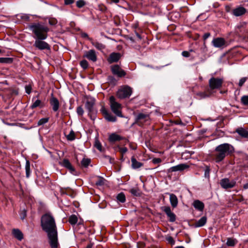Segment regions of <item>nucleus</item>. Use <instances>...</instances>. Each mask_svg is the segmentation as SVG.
<instances>
[{
  "mask_svg": "<svg viewBox=\"0 0 248 248\" xmlns=\"http://www.w3.org/2000/svg\"><path fill=\"white\" fill-rule=\"evenodd\" d=\"M93 246V244L90 243L87 246L86 248H92Z\"/></svg>",
  "mask_w": 248,
  "mask_h": 248,
  "instance_id": "nucleus-59",
  "label": "nucleus"
},
{
  "mask_svg": "<svg viewBox=\"0 0 248 248\" xmlns=\"http://www.w3.org/2000/svg\"><path fill=\"white\" fill-rule=\"evenodd\" d=\"M210 173V169L208 167H207L204 171V176L205 177L209 178Z\"/></svg>",
  "mask_w": 248,
  "mask_h": 248,
  "instance_id": "nucleus-48",
  "label": "nucleus"
},
{
  "mask_svg": "<svg viewBox=\"0 0 248 248\" xmlns=\"http://www.w3.org/2000/svg\"><path fill=\"white\" fill-rule=\"evenodd\" d=\"M234 151L233 147L229 143H223L217 146L216 149L215 159L216 162L223 160L226 156L232 154Z\"/></svg>",
  "mask_w": 248,
  "mask_h": 248,
  "instance_id": "nucleus-3",
  "label": "nucleus"
},
{
  "mask_svg": "<svg viewBox=\"0 0 248 248\" xmlns=\"http://www.w3.org/2000/svg\"><path fill=\"white\" fill-rule=\"evenodd\" d=\"M207 221V218L206 217L203 216L199 220L197 221L195 223V226L196 227H200L204 226Z\"/></svg>",
  "mask_w": 248,
  "mask_h": 248,
  "instance_id": "nucleus-25",
  "label": "nucleus"
},
{
  "mask_svg": "<svg viewBox=\"0 0 248 248\" xmlns=\"http://www.w3.org/2000/svg\"><path fill=\"white\" fill-rule=\"evenodd\" d=\"M50 104L52 107V109L54 111L58 110L60 103L59 100L53 96V93L51 94V97L50 99Z\"/></svg>",
  "mask_w": 248,
  "mask_h": 248,
  "instance_id": "nucleus-14",
  "label": "nucleus"
},
{
  "mask_svg": "<svg viewBox=\"0 0 248 248\" xmlns=\"http://www.w3.org/2000/svg\"><path fill=\"white\" fill-rule=\"evenodd\" d=\"M193 205L196 209L200 211H202L204 207L203 203L198 200L194 201Z\"/></svg>",
  "mask_w": 248,
  "mask_h": 248,
  "instance_id": "nucleus-21",
  "label": "nucleus"
},
{
  "mask_svg": "<svg viewBox=\"0 0 248 248\" xmlns=\"http://www.w3.org/2000/svg\"><path fill=\"white\" fill-rule=\"evenodd\" d=\"M25 170H26V176L27 178H29L31 174V169H30V163L28 160H26L25 164Z\"/></svg>",
  "mask_w": 248,
  "mask_h": 248,
  "instance_id": "nucleus-29",
  "label": "nucleus"
},
{
  "mask_svg": "<svg viewBox=\"0 0 248 248\" xmlns=\"http://www.w3.org/2000/svg\"><path fill=\"white\" fill-rule=\"evenodd\" d=\"M132 93V89L128 86L121 87L117 93V95L120 99L129 97Z\"/></svg>",
  "mask_w": 248,
  "mask_h": 248,
  "instance_id": "nucleus-5",
  "label": "nucleus"
},
{
  "mask_svg": "<svg viewBox=\"0 0 248 248\" xmlns=\"http://www.w3.org/2000/svg\"><path fill=\"white\" fill-rule=\"evenodd\" d=\"M80 66L84 69L88 67V63L86 60H83L80 62Z\"/></svg>",
  "mask_w": 248,
  "mask_h": 248,
  "instance_id": "nucleus-42",
  "label": "nucleus"
},
{
  "mask_svg": "<svg viewBox=\"0 0 248 248\" xmlns=\"http://www.w3.org/2000/svg\"><path fill=\"white\" fill-rule=\"evenodd\" d=\"M237 241L235 239L232 238H228L227 240L226 244L228 246L233 247L236 243Z\"/></svg>",
  "mask_w": 248,
  "mask_h": 248,
  "instance_id": "nucleus-30",
  "label": "nucleus"
},
{
  "mask_svg": "<svg viewBox=\"0 0 248 248\" xmlns=\"http://www.w3.org/2000/svg\"><path fill=\"white\" fill-rule=\"evenodd\" d=\"M82 36L83 37H88V35L86 33H83L82 34Z\"/></svg>",
  "mask_w": 248,
  "mask_h": 248,
  "instance_id": "nucleus-60",
  "label": "nucleus"
},
{
  "mask_svg": "<svg viewBox=\"0 0 248 248\" xmlns=\"http://www.w3.org/2000/svg\"><path fill=\"white\" fill-rule=\"evenodd\" d=\"M91 43L98 50H101L105 48V46L103 44L97 41H92Z\"/></svg>",
  "mask_w": 248,
  "mask_h": 248,
  "instance_id": "nucleus-28",
  "label": "nucleus"
},
{
  "mask_svg": "<svg viewBox=\"0 0 248 248\" xmlns=\"http://www.w3.org/2000/svg\"><path fill=\"white\" fill-rule=\"evenodd\" d=\"M161 209L166 214V215L171 212L170 208L169 206H163Z\"/></svg>",
  "mask_w": 248,
  "mask_h": 248,
  "instance_id": "nucleus-43",
  "label": "nucleus"
},
{
  "mask_svg": "<svg viewBox=\"0 0 248 248\" xmlns=\"http://www.w3.org/2000/svg\"><path fill=\"white\" fill-rule=\"evenodd\" d=\"M121 54L119 53L113 52L111 53L108 58V61L109 63L117 62L121 58Z\"/></svg>",
  "mask_w": 248,
  "mask_h": 248,
  "instance_id": "nucleus-17",
  "label": "nucleus"
},
{
  "mask_svg": "<svg viewBox=\"0 0 248 248\" xmlns=\"http://www.w3.org/2000/svg\"><path fill=\"white\" fill-rule=\"evenodd\" d=\"M236 132L241 137L248 138V131L243 128H239L236 129Z\"/></svg>",
  "mask_w": 248,
  "mask_h": 248,
  "instance_id": "nucleus-24",
  "label": "nucleus"
},
{
  "mask_svg": "<svg viewBox=\"0 0 248 248\" xmlns=\"http://www.w3.org/2000/svg\"><path fill=\"white\" fill-rule=\"evenodd\" d=\"M167 215L168 217L169 218V220L170 222H174L175 221L176 216L173 213H172L171 212L170 214H168Z\"/></svg>",
  "mask_w": 248,
  "mask_h": 248,
  "instance_id": "nucleus-39",
  "label": "nucleus"
},
{
  "mask_svg": "<svg viewBox=\"0 0 248 248\" xmlns=\"http://www.w3.org/2000/svg\"><path fill=\"white\" fill-rule=\"evenodd\" d=\"M45 39H36L33 44V46L39 50H49L50 46L48 43L44 41Z\"/></svg>",
  "mask_w": 248,
  "mask_h": 248,
  "instance_id": "nucleus-6",
  "label": "nucleus"
},
{
  "mask_svg": "<svg viewBox=\"0 0 248 248\" xmlns=\"http://www.w3.org/2000/svg\"><path fill=\"white\" fill-rule=\"evenodd\" d=\"M130 192L132 195L134 196H138L140 195L139 191L137 189L132 188L130 189Z\"/></svg>",
  "mask_w": 248,
  "mask_h": 248,
  "instance_id": "nucleus-44",
  "label": "nucleus"
},
{
  "mask_svg": "<svg viewBox=\"0 0 248 248\" xmlns=\"http://www.w3.org/2000/svg\"><path fill=\"white\" fill-rule=\"evenodd\" d=\"M189 166L187 165L186 164H180L176 166H173L170 167L168 170V172H175V171H183L187 168H188Z\"/></svg>",
  "mask_w": 248,
  "mask_h": 248,
  "instance_id": "nucleus-12",
  "label": "nucleus"
},
{
  "mask_svg": "<svg viewBox=\"0 0 248 248\" xmlns=\"http://www.w3.org/2000/svg\"><path fill=\"white\" fill-rule=\"evenodd\" d=\"M68 220L71 225H75L78 222V217L76 215H73L69 217Z\"/></svg>",
  "mask_w": 248,
  "mask_h": 248,
  "instance_id": "nucleus-31",
  "label": "nucleus"
},
{
  "mask_svg": "<svg viewBox=\"0 0 248 248\" xmlns=\"http://www.w3.org/2000/svg\"><path fill=\"white\" fill-rule=\"evenodd\" d=\"M94 104L95 99L92 97L88 98L85 103V108L88 111L89 115H91V119H93L91 113H93L95 112L93 108Z\"/></svg>",
  "mask_w": 248,
  "mask_h": 248,
  "instance_id": "nucleus-8",
  "label": "nucleus"
},
{
  "mask_svg": "<svg viewBox=\"0 0 248 248\" xmlns=\"http://www.w3.org/2000/svg\"><path fill=\"white\" fill-rule=\"evenodd\" d=\"M109 104L112 111L117 116L123 117L121 112L122 106L116 101V99L113 96L109 97Z\"/></svg>",
  "mask_w": 248,
  "mask_h": 248,
  "instance_id": "nucleus-4",
  "label": "nucleus"
},
{
  "mask_svg": "<svg viewBox=\"0 0 248 248\" xmlns=\"http://www.w3.org/2000/svg\"><path fill=\"white\" fill-rule=\"evenodd\" d=\"M42 229L47 233L48 243L51 248H57L59 246L58 232L55 219L50 213L42 216L41 219Z\"/></svg>",
  "mask_w": 248,
  "mask_h": 248,
  "instance_id": "nucleus-1",
  "label": "nucleus"
},
{
  "mask_svg": "<svg viewBox=\"0 0 248 248\" xmlns=\"http://www.w3.org/2000/svg\"><path fill=\"white\" fill-rule=\"evenodd\" d=\"M241 102L244 105H248V95H244L241 97Z\"/></svg>",
  "mask_w": 248,
  "mask_h": 248,
  "instance_id": "nucleus-37",
  "label": "nucleus"
},
{
  "mask_svg": "<svg viewBox=\"0 0 248 248\" xmlns=\"http://www.w3.org/2000/svg\"><path fill=\"white\" fill-rule=\"evenodd\" d=\"M8 58H0V63H6L7 62Z\"/></svg>",
  "mask_w": 248,
  "mask_h": 248,
  "instance_id": "nucleus-53",
  "label": "nucleus"
},
{
  "mask_svg": "<svg viewBox=\"0 0 248 248\" xmlns=\"http://www.w3.org/2000/svg\"><path fill=\"white\" fill-rule=\"evenodd\" d=\"M122 139V138L119 135L116 134H112L109 136V140L111 142H115L116 141H119Z\"/></svg>",
  "mask_w": 248,
  "mask_h": 248,
  "instance_id": "nucleus-27",
  "label": "nucleus"
},
{
  "mask_svg": "<svg viewBox=\"0 0 248 248\" xmlns=\"http://www.w3.org/2000/svg\"><path fill=\"white\" fill-rule=\"evenodd\" d=\"M136 36L140 39H141V37L140 36V35L137 32L136 33Z\"/></svg>",
  "mask_w": 248,
  "mask_h": 248,
  "instance_id": "nucleus-61",
  "label": "nucleus"
},
{
  "mask_svg": "<svg viewBox=\"0 0 248 248\" xmlns=\"http://www.w3.org/2000/svg\"><path fill=\"white\" fill-rule=\"evenodd\" d=\"M111 69L112 73L119 77H123L126 75V73L118 65L111 66Z\"/></svg>",
  "mask_w": 248,
  "mask_h": 248,
  "instance_id": "nucleus-11",
  "label": "nucleus"
},
{
  "mask_svg": "<svg viewBox=\"0 0 248 248\" xmlns=\"http://www.w3.org/2000/svg\"><path fill=\"white\" fill-rule=\"evenodd\" d=\"M212 43L215 47H220L225 45V40L222 38H217L213 40Z\"/></svg>",
  "mask_w": 248,
  "mask_h": 248,
  "instance_id": "nucleus-19",
  "label": "nucleus"
},
{
  "mask_svg": "<svg viewBox=\"0 0 248 248\" xmlns=\"http://www.w3.org/2000/svg\"><path fill=\"white\" fill-rule=\"evenodd\" d=\"M243 188L245 189H247L248 188V183L245 184L244 186H243Z\"/></svg>",
  "mask_w": 248,
  "mask_h": 248,
  "instance_id": "nucleus-58",
  "label": "nucleus"
},
{
  "mask_svg": "<svg viewBox=\"0 0 248 248\" xmlns=\"http://www.w3.org/2000/svg\"><path fill=\"white\" fill-rule=\"evenodd\" d=\"M27 216V212L25 209L22 210L20 213V217L22 220L25 218Z\"/></svg>",
  "mask_w": 248,
  "mask_h": 248,
  "instance_id": "nucleus-45",
  "label": "nucleus"
},
{
  "mask_svg": "<svg viewBox=\"0 0 248 248\" xmlns=\"http://www.w3.org/2000/svg\"><path fill=\"white\" fill-rule=\"evenodd\" d=\"M57 23V21L55 19H50L49 20V24L51 25H55Z\"/></svg>",
  "mask_w": 248,
  "mask_h": 248,
  "instance_id": "nucleus-49",
  "label": "nucleus"
},
{
  "mask_svg": "<svg viewBox=\"0 0 248 248\" xmlns=\"http://www.w3.org/2000/svg\"><path fill=\"white\" fill-rule=\"evenodd\" d=\"M1 50L0 49V53H1Z\"/></svg>",
  "mask_w": 248,
  "mask_h": 248,
  "instance_id": "nucleus-64",
  "label": "nucleus"
},
{
  "mask_svg": "<svg viewBox=\"0 0 248 248\" xmlns=\"http://www.w3.org/2000/svg\"><path fill=\"white\" fill-rule=\"evenodd\" d=\"M25 90H26V92L27 93L30 94L31 93V86L30 85L26 86Z\"/></svg>",
  "mask_w": 248,
  "mask_h": 248,
  "instance_id": "nucleus-50",
  "label": "nucleus"
},
{
  "mask_svg": "<svg viewBox=\"0 0 248 248\" xmlns=\"http://www.w3.org/2000/svg\"><path fill=\"white\" fill-rule=\"evenodd\" d=\"M74 2V0H64L65 4L66 5L71 4Z\"/></svg>",
  "mask_w": 248,
  "mask_h": 248,
  "instance_id": "nucleus-56",
  "label": "nucleus"
},
{
  "mask_svg": "<svg viewBox=\"0 0 248 248\" xmlns=\"http://www.w3.org/2000/svg\"><path fill=\"white\" fill-rule=\"evenodd\" d=\"M77 112L79 116H82L84 113V110L81 107H78L77 108Z\"/></svg>",
  "mask_w": 248,
  "mask_h": 248,
  "instance_id": "nucleus-46",
  "label": "nucleus"
},
{
  "mask_svg": "<svg viewBox=\"0 0 248 248\" xmlns=\"http://www.w3.org/2000/svg\"><path fill=\"white\" fill-rule=\"evenodd\" d=\"M68 140L72 141L75 139V134L74 131L71 129L70 133L66 136Z\"/></svg>",
  "mask_w": 248,
  "mask_h": 248,
  "instance_id": "nucleus-33",
  "label": "nucleus"
},
{
  "mask_svg": "<svg viewBox=\"0 0 248 248\" xmlns=\"http://www.w3.org/2000/svg\"><path fill=\"white\" fill-rule=\"evenodd\" d=\"M60 164L61 166L69 170L70 171L71 173L73 174H74V172L75 171V169L72 166L71 163L68 159H63L62 162H60Z\"/></svg>",
  "mask_w": 248,
  "mask_h": 248,
  "instance_id": "nucleus-15",
  "label": "nucleus"
},
{
  "mask_svg": "<svg viewBox=\"0 0 248 248\" xmlns=\"http://www.w3.org/2000/svg\"><path fill=\"white\" fill-rule=\"evenodd\" d=\"M29 29L34 34L33 37L35 39L47 38L49 29L44 24L34 23L29 25Z\"/></svg>",
  "mask_w": 248,
  "mask_h": 248,
  "instance_id": "nucleus-2",
  "label": "nucleus"
},
{
  "mask_svg": "<svg viewBox=\"0 0 248 248\" xmlns=\"http://www.w3.org/2000/svg\"><path fill=\"white\" fill-rule=\"evenodd\" d=\"M94 147L97 149L99 151H102V145L100 141L97 139H96L94 142Z\"/></svg>",
  "mask_w": 248,
  "mask_h": 248,
  "instance_id": "nucleus-36",
  "label": "nucleus"
},
{
  "mask_svg": "<svg viewBox=\"0 0 248 248\" xmlns=\"http://www.w3.org/2000/svg\"><path fill=\"white\" fill-rule=\"evenodd\" d=\"M100 111L108 121L115 122L116 121V117L110 113H109L104 107L101 108Z\"/></svg>",
  "mask_w": 248,
  "mask_h": 248,
  "instance_id": "nucleus-9",
  "label": "nucleus"
},
{
  "mask_svg": "<svg viewBox=\"0 0 248 248\" xmlns=\"http://www.w3.org/2000/svg\"><path fill=\"white\" fill-rule=\"evenodd\" d=\"M223 79L222 78H212L209 81V87L212 90L219 89L221 87Z\"/></svg>",
  "mask_w": 248,
  "mask_h": 248,
  "instance_id": "nucleus-7",
  "label": "nucleus"
},
{
  "mask_svg": "<svg viewBox=\"0 0 248 248\" xmlns=\"http://www.w3.org/2000/svg\"><path fill=\"white\" fill-rule=\"evenodd\" d=\"M149 119V115L144 113L138 114L136 118V123L139 125H141L143 122H145Z\"/></svg>",
  "mask_w": 248,
  "mask_h": 248,
  "instance_id": "nucleus-13",
  "label": "nucleus"
},
{
  "mask_svg": "<svg viewBox=\"0 0 248 248\" xmlns=\"http://www.w3.org/2000/svg\"><path fill=\"white\" fill-rule=\"evenodd\" d=\"M161 160L160 158H155L153 160V163L156 164V163H159L161 162Z\"/></svg>",
  "mask_w": 248,
  "mask_h": 248,
  "instance_id": "nucleus-57",
  "label": "nucleus"
},
{
  "mask_svg": "<svg viewBox=\"0 0 248 248\" xmlns=\"http://www.w3.org/2000/svg\"><path fill=\"white\" fill-rule=\"evenodd\" d=\"M20 17L22 19H25L26 20H28L29 19V16L27 15H21Z\"/></svg>",
  "mask_w": 248,
  "mask_h": 248,
  "instance_id": "nucleus-55",
  "label": "nucleus"
},
{
  "mask_svg": "<svg viewBox=\"0 0 248 248\" xmlns=\"http://www.w3.org/2000/svg\"><path fill=\"white\" fill-rule=\"evenodd\" d=\"M247 80V78H241L240 80H239V83H238V85L240 87H241L243 86V85L244 84V83L246 82Z\"/></svg>",
  "mask_w": 248,
  "mask_h": 248,
  "instance_id": "nucleus-47",
  "label": "nucleus"
},
{
  "mask_svg": "<svg viewBox=\"0 0 248 248\" xmlns=\"http://www.w3.org/2000/svg\"><path fill=\"white\" fill-rule=\"evenodd\" d=\"M13 234L14 236L19 240H21L23 238L22 232L18 229H14Z\"/></svg>",
  "mask_w": 248,
  "mask_h": 248,
  "instance_id": "nucleus-26",
  "label": "nucleus"
},
{
  "mask_svg": "<svg viewBox=\"0 0 248 248\" xmlns=\"http://www.w3.org/2000/svg\"><path fill=\"white\" fill-rule=\"evenodd\" d=\"M84 57H85L88 60H91L93 62H96L97 60V57L95 51L93 49H91L89 51L85 52Z\"/></svg>",
  "mask_w": 248,
  "mask_h": 248,
  "instance_id": "nucleus-16",
  "label": "nucleus"
},
{
  "mask_svg": "<svg viewBox=\"0 0 248 248\" xmlns=\"http://www.w3.org/2000/svg\"><path fill=\"white\" fill-rule=\"evenodd\" d=\"M105 179L101 177H98V180L95 182L97 186H102L104 184Z\"/></svg>",
  "mask_w": 248,
  "mask_h": 248,
  "instance_id": "nucleus-40",
  "label": "nucleus"
},
{
  "mask_svg": "<svg viewBox=\"0 0 248 248\" xmlns=\"http://www.w3.org/2000/svg\"><path fill=\"white\" fill-rule=\"evenodd\" d=\"M120 151L122 154H124L127 151V149L126 147H122L120 149Z\"/></svg>",
  "mask_w": 248,
  "mask_h": 248,
  "instance_id": "nucleus-52",
  "label": "nucleus"
},
{
  "mask_svg": "<svg viewBox=\"0 0 248 248\" xmlns=\"http://www.w3.org/2000/svg\"><path fill=\"white\" fill-rule=\"evenodd\" d=\"M246 12V9L241 6L237 7L232 10V14L236 16H241Z\"/></svg>",
  "mask_w": 248,
  "mask_h": 248,
  "instance_id": "nucleus-18",
  "label": "nucleus"
},
{
  "mask_svg": "<svg viewBox=\"0 0 248 248\" xmlns=\"http://www.w3.org/2000/svg\"><path fill=\"white\" fill-rule=\"evenodd\" d=\"M175 248H185L183 246H178L175 247Z\"/></svg>",
  "mask_w": 248,
  "mask_h": 248,
  "instance_id": "nucleus-63",
  "label": "nucleus"
},
{
  "mask_svg": "<svg viewBox=\"0 0 248 248\" xmlns=\"http://www.w3.org/2000/svg\"><path fill=\"white\" fill-rule=\"evenodd\" d=\"M117 199L118 202L124 203L125 201V197L123 193H119L117 196Z\"/></svg>",
  "mask_w": 248,
  "mask_h": 248,
  "instance_id": "nucleus-32",
  "label": "nucleus"
},
{
  "mask_svg": "<svg viewBox=\"0 0 248 248\" xmlns=\"http://www.w3.org/2000/svg\"><path fill=\"white\" fill-rule=\"evenodd\" d=\"M211 34L209 32H206L204 34L203 38L204 40H206L210 36Z\"/></svg>",
  "mask_w": 248,
  "mask_h": 248,
  "instance_id": "nucleus-54",
  "label": "nucleus"
},
{
  "mask_svg": "<svg viewBox=\"0 0 248 248\" xmlns=\"http://www.w3.org/2000/svg\"><path fill=\"white\" fill-rule=\"evenodd\" d=\"M86 4V2L83 0H78L76 2L77 6L78 8H82Z\"/></svg>",
  "mask_w": 248,
  "mask_h": 248,
  "instance_id": "nucleus-41",
  "label": "nucleus"
},
{
  "mask_svg": "<svg viewBox=\"0 0 248 248\" xmlns=\"http://www.w3.org/2000/svg\"><path fill=\"white\" fill-rule=\"evenodd\" d=\"M49 120V118H42L38 122V123H37V125L38 126H40V125H43L46 123H47L48 122Z\"/></svg>",
  "mask_w": 248,
  "mask_h": 248,
  "instance_id": "nucleus-35",
  "label": "nucleus"
},
{
  "mask_svg": "<svg viewBox=\"0 0 248 248\" xmlns=\"http://www.w3.org/2000/svg\"><path fill=\"white\" fill-rule=\"evenodd\" d=\"M44 104L39 99H35V97L32 98V103L30 106L31 109H34L37 107L42 108L44 107Z\"/></svg>",
  "mask_w": 248,
  "mask_h": 248,
  "instance_id": "nucleus-20",
  "label": "nucleus"
},
{
  "mask_svg": "<svg viewBox=\"0 0 248 248\" xmlns=\"http://www.w3.org/2000/svg\"><path fill=\"white\" fill-rule=\"evenodd\" d=\"M114 3H118L119 2V0H111Z\"/></svg>",
  "mask_w": 248,
  "mask_h": 248,
  "instance_id": "nucleus-62",
  "label": "nucleus"
},
{
  "mask_svg": "<svg viewBox=\"0 0 248 248\" xmlns=\"http://www.w3.org/2000/svg\"><path fill=\"white\" fill-rule=\"evenodd\" d=\"M183 56L185 57H188L190 56L189 52L187 51H184L182 53Z\"/></svg>",
  "mask_w": 248,
  "mask_h": 248,
  "instance_id": "nucleus-51",
  "label": "nucleus"
},
{
  "mask_svg": "<svg viewBox=\"0 0 248 248\" xmlns=\"http://www.w3.org/2000/svg\"><path fill=\"white\" fill-rule=\"evenodd\" d=\"M170 201L171 206L175 208L178 204V199L174 194H170Z\"/></svg>",
  "mask_w": 248,
  "mask_h": 248,
  "instance_id": "nucleus-22",
  "label": "nucleus"
},
{
  "mask_svg": "<svg viewBox=\"0 0 248 248\" xmlns=\"http://www.w3.org/2000/svg\"><path fill=\"white\" fill-rule=\"evenodd\" d=\"M236 182L234 181H230L228 178H224L220 181V184L224 189L231 188L234 186Z\"/></svg>",
  "mask_w": 248,
  "mask_h": 248,
  "instance_id": "nucleus-10",
  "label": "nucleus"
},
{
  "mask_svg": "<svg viewBox=\"0 0 248 248\" xmlns=\"http://www.w3.org/2000/svg\"><path fill=\"white\" fill-rule=\"evenodd\" d=\"M197 96L199 97L200 99H202L205 98L206 97H208L209 95H208L205 92H199L197 93Z\"/></svg>",
  "mask_w": 248,
  "mask_h": 248,
  "instance_id": "nucleus-38",
  "label": "nucleus"
},
{
  "mask_svg": "<svg viewBox=\"0 0 248 248\" xmlns=\"http://www.w3.org/2000/svg\"><path fill=\"white\" fill-rule=\"evenodd\" d=\"M91 162V160L89 158H83L81 161V165L84 167H87Z\"/></svg>",
  "mask_w": 248,
  "mask_h": 248,
  "instance_id": "nucleus-34",
  "label": "nucleus"
},
{
  "mask_svg": "<svg viewBox=\"0 0 248 248\" xmlns=\"http://www.w3.org/2000/svg\"><path fill=\"white\" fill-rule=\"evenodd\" d=\"M132 168L134 169H137L142 166L143 164L141 162H138L134 156L131 158Z\"/></svg>",
  "mask_w": 248,
  "mask_h": 248,
  "instance_id": "nucleus-23",
  "label": "nucleus"
}]
</instances>
